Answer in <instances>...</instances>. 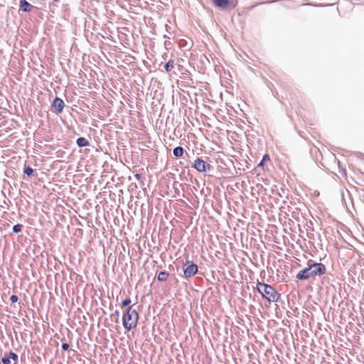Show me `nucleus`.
I'll return each mask as SVG.
<instances>
[{
	"label": "nucleus",
	"instance_id": "obj_14",
	"mask_svg": "<svg viewBox=\"0 0 364 364\" xmlns=\"http://www.w3.org/2000/svg\"><path fill=\"white\" fill-rule=\"evenodd\" d=\"M6 355L9 356V358L11 360H14L15 362L18 361V355L16 353H14V352L11 351L9 353H6Z\"/></svg>",
	"mask_w": 364,
	"mask_h": 364
},
{
	"label": "nucleus",
	"instance_id": "obj_15",
	"mask_svg": "<svg viewBox=\"0 0 364 364\" xmlns=\"http://www.w3.org/2000/svg\"><path fill=\"white\" fill-rule=\"evenodd\" d=\"M23 173L26 174L28 176H31L33 173V169L31 166H25L23 169Z\"/></svg>",
	"mask_w": 364,
	"mask_h": 364
},
{
	"label": "nucleus",
	"instance_id": "obj_25",
	"mask_svg": "<svg viewBox=\"0 0 364 364\" xmlns=\"http://www.w3.org/2000/svg\"><path fill=\"white\" fill-rule=\"evenodd\" d=\"M278 0H273L271 2H275V1H277Z\"/></svg>",
	"mask_w": 364,
	"mask_h": 364
},
{
	"label": "nucleus",
	"instance_id": "obj_2",
	"mask_svg": "<svg viewBox=\"0 0 364 364\" xmlns=\"http://www.w3.org/2000/svg\"><path fill=\"white\" fill-rule=\"evenodd\" d=\"M257 289L262 296L269 302H277L280 297V294L271 285L267 284L258 282Z\"/></svg>",
	"mask_w": 364,
	"mask_h": 364
},
{
	"label": "nucleus",
	"instance_id": "obj_4",
	"mask_svg": "<svg viewBox=\"0 0 364 364\" xmlns=\"http://www.w3.org/2000/svg\"><path fill=\"white\" fill-rule=\"evenodd\" d=\"M184 277L188 279L193 277L198 272V267L193 261L187 260L183 266Z\"/></svg>",
	"mask_w": 364,
	"mask_h": 364
},
{
	"label": "nucleus",
	"instance_id": "obj_10",
	"mask_svg": "<svg viewBox=\"0 0 364 364\" xmlns=\"http://www.w3.org/2000/svg\"><path fill=\"white\" fill-rule=\"evenodd\" d=\"M76 144L79 147H85L89 145V141L85 137H80L77 139Z\"/></svg>",
	"mask_w": 364,
	"mask_h": 364
},
{
	"label": "nucleus",
	"instance_id": "obj_17",
	"mask_svg": "<svg viewBox=\"0 0 364 364\" xmlns=\"http://www.w3.org/2000/svg\"><path fill=\"white\" fill-rule=\"evenodd\" d=\"M1 362L3 364H11V359L9 358L6 353L1 358Z\"/></svg>",
	"mask_w": 364,
	"mask_h": 364
},
{
	"label": "nucleus",
	"instance_id": "obj_9",
	"mask_svg": "<svg viewBox=\"0 0 364 364\" xmlns=\"http://www.w3.org/2000/svg\"><path fill=\"white\" fill-rule=\"evenodd\" d=\"M169 276V273L166 271L160 272L157 275V279L159 282H166L168 277Z\"/></svg>",
	"mask_w": 364,
	"mask_h": 364
},
{
	"label": "nucleus",
	"instance_id": "obj_18",
	"mask_svg": "<svg viewBox=\"0 0 364 364\" xmlns=\"http://www.w3.org/2000/svg\"><path fill=\"white\" fill-rule=\"evenodd\" d=\"M132 301L130 299H125L122 301V306L125 307L131 304Z\"/></svg>",
	"mask_w": 364,
	"mask_h": 364
},
{
	"label": "nucleus",
	"instance_id": "obj_1",
	"mask_svg": "<svg viewBox=\"0 0 364 364\" xmlns=\"http://www.w3.org/2000/svg\"><path fill=\"white\" fill-rule=\"evenodd\" d=\"M139 320V314L137 311L133 309V306H128L123 313L122 323L127 331H131L137 326Z\"/></svg>",
	"mask_w": 364,
	"mask_h": 364
},
{
	"label": "nucleus",
	"instance_id": "obj_21",
	"mask_svg": "<svg viewBox=\"0 0 364 364\" xmlns=\"http://www.w3.org/2000/svg\"><path fill=\"white\" fill-rule=\"evenodd\" d=\"M269 156L268 154H265L264 155L263 158H262V161H267V160H269Z\"/></svg>",
	"mask_w": 364,
	"mask_h": 364
},
{
	"label": "nucleus",
	"instance_id": "obj_23",
	"mask_svg": "<svg viewBox=\"0 0 364 364\" xmlns=\"http://www.w3.org/2000/svg\"><path fill=\"white\" fill-rule=\"evenodd\" d=\"M258 166V167H263V166H264V161L262 160V161L259 163V164H258V166Z\"/></svg>",
	"mask_w": 364,
	"mask_h": 364
},
{
	"label": "nucleus",
	"instance_id": "obj_5",
	"mask_svg": "<svg viewBox=\"0 0 364 364\" xmlns=\"http://www.w3.org/2000/svg\"><path fill=\"white\" fill-rule=\"evenodd\" d=\"M193 167L200 173L205 172L207 170H210L211 166L207 164L204 160L200 158H197L194 161Z\"/></svg>",
	"mask_w": 364,
	"mask_h": 364
},
{
	"label": "nucleus",
	"instance_id": "obj_13",
	"mask_svg": "<svg viewBox=\"0 0 364 364\" xmlns=\"http://www.w3.org/2000/svg\"><path fill=\"white\" fill-rule=\"evenodd\" d=\"M174 60H169L164 65V69L166 72H170L172 70V69L174 68Z\"/></svg>",
	"mask_w": 364,
	"mask_h": 364
},
{
	"label": "nucleus",
	"instance_id": "obj_12",
	"mask_svg": "<svg viewBox=\"0 0 364 364\" xmlns=\"http://www.w3.org/2000/svg\"><path fill=\"white\" fill-rule=\"evenodd\" d=\"M183 153H184V149L181 146H177V147L174 148L173 150V154L176 157L182 156Z\"/></svg>",
	"mask_w": 364,
	"mask_h": 364
},
{
	"label": "nucleus",
	"instance_id": "obj_8",
	"mask_svg": "<svg viewBox=\"0 0 364 364\" xmlns=\"http://www.w3.org/2000/svg\"><path fill=\"white\" fill-rule=\"evenodd\" d=\"M20 9L24 12H29L33 8V5L26 0H20Z\"/></svg>",
	"mask_w": 364,
	"mask_h": 364
},
{
	"label": "nucleus",
	"instance_id": "obj_22",
	"mask_svg": "<svg viewBox=\"0 0 364 364\" xmlns=\"http://www.w3.org/2000/svg\"><path fill=\"white\" fill-rule=\"evenodd\" d=\"M134 177L137 179V180H139L141 177V175L140 173H136L134 174Z\"/></svg>",
	"mask_w": 364,
	"mask_h": 364
},
{
	"label": "nucleus",
	"instance_id": "obj_7",
	"mask_svg": "<svg viewBox=\"0 0 364 364\" xmlns=\"http://www.w3.org/2000/svg\"><path fill=\"white\" fill-rule=\"evenodd\" d=\"M52 107L55 109V112L57 114H60L65 107L64 101L61 98L56 97L52 102Z\"/></svg>",
	"mask_w": 364,
	"mask_h": 364
},
{
	"label": "nucleus",
	"instance_id": "obj_24",
	"mask_svg": "<svg viewBox=\"0 0 364 364\" xmlns=\"http://www.w3.org/2000/svg\"><path fill=\"white\" fill-rule=\"evenodd\" d=\"M114 314H115V315H116L117 316H119V311L118 310H116V311H115V312H114Z\"/></svg>",
	"mask_w": 364,
	"mask_h": 364
},
{
	"label": "nucleus",
	"instance_id": "obj_3",
	"mask_svg": "<svg viewBox=\"0 0 364 364\" xmlns=\"http://www.w3.org/2000/svg\"><path fill=\"white\" fill-rule=\"evenodd\" d=\"M311 271V279H315L317 277H321L326 272V266L321 262H315L312 260H309Z\"/></svg>",
	"mask_w": 364,
	"mask_h": 364
},
{
	"label": "nucleus",
	"instance_id": "obj_20",
	"mask_svg": "<svg viewBox=\"0 0 364 364\" xmlns=\"http://www.w3.org/2000/svg\"><path fill=\"white\" fill-rule=\"evenodd\" d=\"M61 347L63 350H68L70 348V346L67 343H63Z\"/></svg>",
	"mask_w": 364,
	"mask_h": 364
},
{
	"label": "nucleus",
	"instance_id": "obj_16",
	"mask_svg": "<svg viewBox=\"0 0 364 364\" xmlns=\"http://www.w3.org/2000/svg\"><path fill=\"white\" fill-rule=\"evenodd\" d=\"M23 228V225L16 224V225H14V227H13V232L14 233H18L22 231Z\"/></svg>",
	"mask_w": 364,
	"mask_h": 364
},
{
	"label": "nucleus",
	"instance_id": "obj_19",
	"mask_svg": "<svg viewBox=\"0 0 364 364\" xmlns=\"http://www.w3.org/2000/svg\"><path fill=\"white\" fill-rule=\"evenodd\" d=\"M18 296L16 295H11V297H10V300H11V303H16L18 301Z\"/></svg>",
	"mask_w": 364,
	"mask_h": 364
},
{
	"label": "nucleus",
	"instance_id": "obj_11",
	"mask_svg": "<svg viewBox=\"0 0 364 364\" xmlns=\"http://www.w3.org/2000/svg\"><path fill=\"white\" fill-rule=\"evenodd\" d=\"M214 4L219 8H226L229 4L228 0H213Z\"/></svg>",
	"mask_w": 364,
	"mask_h": 364
},
{
	"label": "nucleus",
	"instance_id": "obj_6",
	"mask_svg": "<svg viewBox=\"0 0 364 364\" xmlns=\"http://www.w3.org/2000/svg\"><path fill=\"white\" fill-rule=\"evenodd\" d=\"M296 278L299 280H307L311 278V271L309 261L308 262V267L300 270L296 274Z\"/></svg>",
	"mask_w": 364,
	"mask_h": 364
}]
</instances>
